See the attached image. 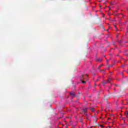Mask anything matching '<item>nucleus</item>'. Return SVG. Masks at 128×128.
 I'll list each match as a JSON object with an SVG mask.
<instances>
[{
    "label": "nucleus",
    "instance_id": "ddd939ff",
    "mask_svg": "<svg viewBox=\"0 0 128 128\" xmlns=\"http://www.w3.org/2000/svg\"><path fill=\"white\" fill-rule=\"evenodd\" d=\"M120 44H122V41H119Z\"/></svg>",
    "mask_w": 128,
    "mask_h": 128
},
{
    "label": "nucleus",
    "instance_id": "dca6fc26",
    "mask_svg": "<svg viewBox=\"0 0 128 128\" xmlns=\"http://www.w3.org/2000/svg\"><path fill=\"white\" fill-rule=\"evenodd\" d=\"M110 118H108V120H110Z\"/></svg>",
    "mask_w": 128,
    "mask_h": 128
},
{
    "label": "nucleus",
    "instance_id": "7ed1b4c3",
    "mask_svg": "<svg viewBox=\"0 0 128 128\" xmlns=\"http://www.w3.org/2000/svg\"><path fill=\"white\" fill-rule=\"evenodd\" d=\"M110 81H108V80H106V81H104L102 82L103 86H106V84L110 83Z\"/></svg>",
    "mask_w": 128,
    "mask_h": 128
},
{
    "label": "nucleus",
    "instance_id": "a211bd4d",
    "mask_svg": "<svg viewBox=\"0 0 128 128\" xmlns=\"http://www.w3.org/2000/svg\"><path fill=\"white\" fill-rule=\"evenodd\" d=\"M86 76L87 78H88V75H86Z\"/></svg>",
    "mask_w": 128,
    "mask_h": 128
},
{
    "label": "nucleus",
    "instance_id": "f257e3e1",
    "mask_svg": "<svg viewBox=\"0 0 128 128\" xmlns=\"http://www.w3.org/2000/svg\"><path fill=\"white\" fill-rule=\"evenodd\" d=\"M70 94L71 100H72V98H74L76 96V94H74V92H70Z\"/></svg>",
    "mask_w": 128,
    "mask_h": 128
},
{
    "label": "nucleus",
    "instance_id": "f03ea898",
    "mask_svg": "<svg viewBox=\"0 0 128 128\" xmlns=\"http://www.w3.org/2000/svg\"><path fill=\"white\" fill-rule=\"evenodd\" d=\"M80 78H80V80H81L82 84H86V81L82 80H84V76L83 75L82 76H80Z\"/></svg>",
    "mask_w": 128,
    "mask_h": 128
},
{
    "label": "nucleus",
    "instance_id": "20e7f679",
    "mask_svg": "<svg viewBox=\"0 0 128 128\" xmlns=\"http://www.w3.org/2000/svg\"><path fill=\"white\" fill-rule=\"evenodd\" d=\"M88 108H82V112H85L86 113L88 112Z\"/></svg>",
    "mask_w": 128,
    "mask_h": 128
},
{
    "label": "nucleus",
    "instance_id": "9d476101",
    "mask_svg": "<svg viewBox=\"0 0 128 128\" xmlns=\"http://www.w3.org/2000/svg\"><path fill=\"white\" fill-rule=\"evenodd\" d=\"M115 86H120H120L118 84H116Z\"/></svg>",
    "mask_w": 128,
    "mask_h": 128
},
{
    "label": "nucleus",
    "instance_id": "2eb2a0df",
    "mask_svg": "<svg viewBox=\"0 0 128 128\" xmlns=\"http://www.w3.org/2000/svg\"><path fill=\"white\" fill-rule=\"evenodd\" d=\"M78 94H80V92H78Z\"/></svg>",
    "mask_w": 128,
    "mask_h": 128
},
{
    "label": "nucleus",
    "instance_id": "1a4fd4ad",
    "mask_svg": "<svg viewBox=\"0 0 128 128\" xmlns=\"http://www.w3.org/2000/svg\"><path fill=\"white\" fill-rule=\"evenodd\" d=\"M114 26L116 30H118V28H116V25H114Z\"/></svg>",
    "mask_w": 128,
    "mask_h": 128
},
{
    "label": "nucleus",
    "instance_id": "aec40b11",
    "mask_svg": "<svg viewBox=\"0 0 128 128\" xmlns=\"http://www.w3.org/2000/svg\"><path fill=\"white\" fill-rule=\"evenodd\" d=\"M103 16H104V15H103Z\"/></svg>",
    "mask_w": 128,
    "mask_h": 128
},
{
    "label": "nucleus",
    "instance_id": "f3484780",
    "mask_svg": "<svg viewBox=\"0 0 128 128\" xmlns=\"http://www.w3.org/2000/svg\"><path fill=\"white\" fill-rule=\"evenodd\" d=\"M102 126V128H104V126Z\"/></svg>",
    "mask_w": 128,
    "mask_h": 128
},
{
    "label": "nucleus",
    "instance_id": "0eeeda50",
    "mask_svg": "<svg viewBox=\"0 0 128 128\" xmlns=\"http://www.w3.org/2000/svg\"><path fill=\"white\" fill-rule=\"evenodd\" d=\"M112 80V78H108L107 80H108V82H110V80Z\"/></svg>",
    "mask_w": 128,
    "mask_h": 128
},
{
    "label": "nucleus",
    "instance_id": "4468645a",
    "mask_svg": "<svg viewBox=\"0 0 128 128\" xmlns=\"http://www.w3.org/2000/svg\"><path fill=\"white\" fill-rule=\"evenodd\" d=\"M103 72H106V70H103Z\"/></svg>",
    "mask_w": 128,
    "mask_h": 128
},
{
    "label": "nucleus",
    "instance_id": "6e6552de",
    "mask_svg": "<svg viewBox=\"0 0 128 128\" xmlns=\"http://www.w3.org/2000/svg\"><path fill=\"white\" fill-rule=\"evenodd\" d=\"M92 112H94V108H91Z\"/></svg>",
    "mask_w": 128,
    "mask_h": 128
},
{
    "label": "nucleus",
    "instance_id": "9b49d317",
    "mask_svg": "<svg viewBox=\"0 0 128 128\" xmlns=\"http://www.w3.org/2000/svg\"><path fill=\"white\" fill-rule=\"evenodd\" d=\"M102 65H100L99 66V68H102Z\"/></svg>",
    "mask_w": 128,
    "mask_h": 128
},
{
    "label": "nucleus",
    "instance_id": "423d86ee",
    "mask_svg": "<svg viewBox=\"0 0 128 128\" xmlns=\"http://www.w3.org/2000/svg\"><path fill=\"white\" fill-rule=\"evenodd\" d=\"M128 111H126V112H124V116H126V118H128Z\"/></svg>",
    "mask_w": 128,
    "mask_h": 128
},
{
    "label": "nucleus",
    "instance_id": "39448f33",
    "mask_svg": "<svg viewBox=\"0 0 128 128\" xmlns=\"http://www.w3.org/2000/svg\"><path fill=\"white\" fill-rule=\"evenodd\" d=\"M96 62H102V60L100 58H97L96 59Z\"/></svg>",
    "mask_w": 128,
    "mask_h": 128
},
{
    "label": "nucleus",
    "instance_id": "6ab92c4d",
    "mask_svg": "<svg viewBox=\"0 0 128 128\" xmlns=\"http://www.w3.org/2000/svg\"><path fill=\"white\" fill-rule=\"evenodd\" d=\"M106 62H108V60H106Z\"/></svg>",
    "mask_w": 128,
    "mask_h": 128
},
{
    "label": "nucleus",
    "instance_id": "f8f14e48",
    "mask_svg": "<svg viewBox=\"0 0 128 128\" xmlns=\"http://www.w3.org/2000/svg\"><path fill=\"white\" fill-rule=\"evenodd\" d=\"M112 65H114V64H112L111 66H109L108 68H110L111 66H112Z\"/></svg>",
    "mask_w": 128,
    "mask_h": 128
}]
</instances>
